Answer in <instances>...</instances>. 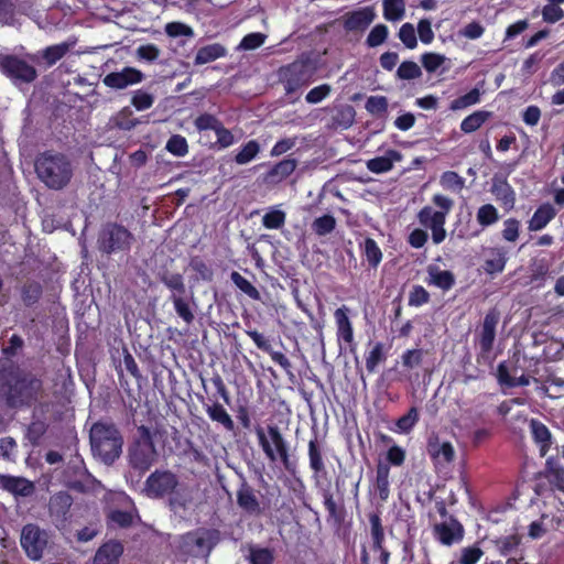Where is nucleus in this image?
Masks as SVG:
<instances>
[{
    "label": "nucleus",
    "mask_w": 564,
    "mask_h": 564,
    "mask_svg": "<svg viewBox=\"0 0 564 564\" xmlns=\"http://www.w3.org/2000/svg\"><path fill=\"white\" fill-rule=\"evenodd\" d=\"M34 169L39 180L47 188L61 191L70 183L75 165L65 153L44 151L36 156Z\"/></svg>",
    "instance_id": "f257e3e1"
},
{
    "label": "nucleus",
    "mask_w": 564,
    "mask_h": 564,
    "mask_svg": "<svg viewBox=\"0 0 564 564\" xmlns=\"http://www.w3.org/2000/svg\"><path fill=\"white\" fill-rule=\"evenodd\" d=\"M91 449L105 464H112L122 448V437L112 423L98 422L90 430Z\"/></svg>",
    "instance_id": "f03ea898"
},
{
    "label": "nucleus",
    "mask_w": 564,
    "mask_h": 564,
    "mask_svg": "<svg viewBox=\"0 0 564 564\" xmlns=\"http://www.w3.org/2000/svg\"><path fill=\"white\" fill-rule=\"evenodd\" d=\"M432 202L440 210H435L431 206H424L420 209L416 217L421 226L431 230L433 243L440 245L446 238V218L454 206V202L442 194H435L432 197Z\"/></svg>",
    "instance_id": "7ed1b4c3"
},
{
    "label": "nucleus",
    "mask_w": 564,
    "mask_h": 564,
    "mask_svg": "<svg viewBox=\"0 0 564 564\" xmlns=\"http://www.w3.org/2000/svg\"><path fill=\"white\" fill-rule=\"evenodd\" d=\"M256 435L259 446L269 462L280 460L286 470H293L294 464L291 462L289 443L276 425H269L267 431L259 426L256 429Z\"/></svg>",
    "instance_id": "20e7f679"
},
{
    "label": "nucleus",
    "mask_w": 564,
    "mask_h": 564,
    "mask_svg": "<svg viewBox=\"0 0 564 564\" xmlns=\"http://www.w3.org/2000/svg\"><path fill=\"white\" fill-rule=\"evenodd\" d=\"M315 68L312 64L303 59L294 61L278 70L279 80L286 95H292L307 86L313 80Z\"/></svg>",
    "instance_id": "39448f33"
},
{
    "label": "nucleus",
    "mask_w": 564,
    "mask_h": 564,
    "mask_svg": "<svg viewBox=\"0 0 564 564\" xmlns=\"http://www.w3.org/2000/svg\"><path fill=\"white\" fill-rule=\"evenodd\" d=\"M218 542L219 531L197 529L182 536L180 547L185 554L207 557Z\"/></svg>",
    "instance_id": "423d86ee"
},
{
    "label": "nucleus",
    "mask_w": 564,
    "mask_h": 564,
    "mask_svg": "<svg viewBox=\"0 0 564 564\" xmlns=\"http://www.w3.org/2000/svg\"><path fill=\"white\" fill-rule=\"evenodd\" d=\"M139 433L140 438L129 451V462L132 468L143 474L154 464L156 459V449L148 427L143 425L140 426Z\"/></svg>",
    "instance_id": "0eeeda50"
},
{
    "label": "nucleus",
    "mask_w": 564,
    "mask_h": 564,
    "mask_svg": "<svg viewBox=\"0 0 564 564\" xmlns=\"http://www.w3.org/2000/svg\"><path fill=\"white\" fill-rule=\"evenodd\" d=\"M133 241V235L118 224H106L98 238L99 249L105 253L129 251Z\"/></svg>",
    "instance_id": "6e6552de"
},
{
    "label": "nucleus",
    "mask_w": 564,
    "mask_h": 564,
    "mask_svg": "<svg viewBox=\"0 0 564 564\" xmlns=\"http://www.w3.org/2000/svg\"><path fill=\"white\" fill-rule=\"evenodd\" d=\"M42 389V381L33 375H24L10 384L7 401L11 406L30 404Z\"/></svg>",
    "instance_id": "1a4fd4ad"
},
{
    "label": "nucleus",
    "mask_w": 564,
    "mask_h": 564,
    "mask_svg": "<svg viewBox=\"0 0 564 564\" xmlns=\"http://www.w3.org/2000/svg\"><path fill=\"white\" fill-rule=\"evenodd\" d=\"M47 543V531L33 523L23 527L21 532V545L31 560L39 561L42 558Z\"/></svg>",
    "instance_id": "9d476101"
},
{
    "label": "nucleus",
    "mask_w": 564,
    "mask_h": 564,
    "mask_svg": "<svg viewBox=\"0 0 564 564\" xmlns=\"http://www.w3.org/2000/svg\"><path fill=\"white\" fill-rule=\"evenodd\" d=\"M177 484V477L172 471L155 470L148 477L144 492L150 498H161L173 492Z\"/></svg>",
    "instance_id": "9b49d317"
},
{
    "label": "nucleus",
    "mask_w": 564,
    "mask_h": 564,
    "mask_svg": "<svg viewBox=\"0 0 564 564\" xmlns=\"http://www.w3.org/2000/svg\"><path fill=\"white\" fill-rule=\"evenodd\" d=\"M0 69L13 80L30 83L36 77V70L32 65L13 55L0 54Z\"/></svg>",
    "instance_id": "f8f14e48"
},
{
    "label": "nucleus",
    "mask_w": 564,
    "mask_h": 564,
    "mask_svg": "<svg viewBox=\"0 0 564 564\" xmlns=\"http://www.w3.org/2000/svg\"><path fill=\"white\" fill-rule=\"evenodd\" d=\"M144 74L134 67L126 66L120 70L108 73L102 78V84L113 90H122L130 86L140 84Z\"/></svg>",
    "instance_id": "ddd939ff"
},
{
    "label": "nucleus",
    "mask_w": 564,
    "mask_h": 564,
    "mask_svg": "<svg viewBox=\"0 0 564 564\" xmlns=\"http://www.w3.org/2000/svg\"><path fill=\"white\" fill-rule=\"evenodd\" d=\"M499 313L496 310L489 311L484 318L481 328L478 334V345L481 357H488L491 352L495 338L496 327L499 323Z\"/></svg>",
    "instance_id": "4468645a"
},
{
    "label": "nucleus",
    "mask_w": 564,
    "mask_h": 564,
    "mask_svg": "<svg viewBox=\"0 0 564 564\" xmlns=\"http://www.w3.org/2000/svg\"><path fill=\"white\" fill-rule=\"evenodd\" d=\"M435 539L443 545L451 546L464 538L463 525L454 518L449 521L437 523L433 528Z\"/></svg>",
    "instance_id": "2eb2a0df"
},
{
    "label": "nucleus",
    "mask_w": 564,
    "mask_h": 564,
    "mask_svg": "<svg viewBox=\"0 0 564 564\" xmlns=\"http://www.w3.org/2000/svg\"><path fill=\"white\" fill-rule=\"evenodd\" d=\"M72 505L73 498L68 492L59 491L51 497L48 511L56 528L59 529L66 524Z\"/></svg>",
    "instance_id": "dca6fc26"
},
{
    "label": "nucleus",
    "mask_w": 564,
    "mask_h": 564,
    "mask_svg": "<svg viewBox=\"0 0 564 564\" xmlns=\"http://www.w3.org/2000/svg\"><path fill=\"white\" fill-rule=\"evenodd\" d=\"M490 192L505 210L509 212L514 208L516 192L508 183L507 178L494 176L491 180Z\"/></svg>",
    "instance_id": "f3484780"
},
{
    "label": "nucleus",
    "mask_w": 564,
    "mask_h": 564,
    "mask_svg": "<svg viewBox=\"0 0 564 564\" xmlns=\"http://www.w3.org/2000/svg\"><path fill=\"white\" fill-rule=\"evenodd\" d=\"M297 161L295 159H283L273 164L263 175L262 180L268 185H278L286 180L296 169Z\"/></svg>",
    "instance_id": "a211bd4d"
},
{
    "label": "nucleus",
    "mask_w": 564,
    "mask_h": 564,
    "mask_svg": "<svg viewBox=\"0 0 564 564\" xmlns=\"http://www.w3.org/2000/svg\"><path fill=\"white\" fill-rule=\"evenodd\" d=\"M0 487L20 497H29L34 492V485L29 479L4 474H0Z\"/></svg>",
    "instance_id": "6ab92c4d"
},
{
    "label": "nucleus",
    "mask_w": 564,
    "mask_h": 564,
    "mask_svg": "<svg viewBox=\"0 0 564 564\" xmlns=\"http://www.w3.org/2000/svg\"><path fill=\"white\" fill-rule=\"evenodd\" d=\"M376 18L373 8L365 7L348 13L344 21L347 31H361L368 28Z\"/></svg>",
    "instance_id": "aec40b11"
},
{
    "label": "nucleus",
    "mask_w": 564,
    "mask_h": 564,
    "mask_svg": "<svg viewBox=\"0 0 564 564\" xmlns=\"http://www.w3.org/2000/svg\"><path fill=\"white\" fill-rule=\"evenodd\" d=\"M426 273L425 282L443 292L449 291L455 285L456 279L454 273L447 270H441V268L435 264H430L426 268Z\"/></svg>",
    "instance_id": "412c9836"
},
{
    "label": "nucleus",
    "mask_w": 564,
    "mask_h": 564,
    "mask_svg": "<svg viewBox=\"0 0 564 564\" xmlns=\"http://www.w3.org/2000/svg\"><path fill=\"white\" fill-rule=\"evenodd\" d=\"M530 432L534 443L539 446V452L544 457L552 445V434L547 426L536 419L529 422Z\"/></svg>",
    "instance_id": "4be33fe9"
},
{
    "label": "nucleus",
    "mask_w": 564,
    "mask_h": 564,
    "mask_svg": "<svg viewBox=\"0 0 564 564\" xmlns=\"http://www.w3.org/2000/svg\"><path fill=\"white\" fill-rule=\"evenodd\" d=\"M348 307L344 305L335 311L334 317L337 326L338 341H344L351 347L354 346V329L348 317Z\"/></svg>",
    "instance_id": "5701e85b"
},
{
    "label": "nucleus",
    "mask_w": 564,
    "mask_h": 564,
    "mask_svg": "<svg viewBox=\"0 0 564 564\" xmlns=\"http://www.w3.org/2000/svg\"><path fill=\"white\" fill-rule=\"evenodd\" d=\"M508 261L507 251L503 247H494L487 250V258L484 270L488 274L501 273Z\"/></svg>",
    "instance_id": "b1692460"
},
{
    "label": "nucleus",
    "mask_w": 564,
    "mask_h": 564,
    "mask_svg": "<svg viewBox=\"0 0 564 564\" xmlns=\"http://www.w3.org/2000/svg\"><path fill=\"white\" fill-rule=\"evenodd\" d=\"M402 155L397 150H388L384 155L367 161V169L376 174L386 173L393 167L394 162L401 161Z\"/></svg>",
    "instance_id": "393cba45"
},
{
    "label": "nucleus",
    "mask_w": 564,
    "mask_h": 564,
    "mask_svg": "<svg viewBox=\"0 0 564 564\" xmlns=\"http://www.w3.org/2000/svg\"><path fill=\"white\" fill-rule=\"evenodd\" d=\"M123 552L121 543L109 541L101 545L94 558V564H118V560Z\"/></svg>",
    "instance_id": "a878e982"
},
{
    "label": "nucleus",
    "mask_w": 564,
    "mask_h": 564,
    "mask_svg": "<svg viewBox=\"0 0 564 564\" xmlns=\"http://www.w3.org/2000/svg\"><path fill=\"white\" fill-rule=\"evenodd\" d=\"M556 209L551 204H543L539 206L529 220V230H542L556 216Z\"/></svg>",
    "instance_id": "bb28decb"
},
{
    "label": "nucleus",
    "mask_w": 564,
    "mask_h": 564,
    "mask_svg": "<svg viewBox=\"0 0 564 564\" xmlns=\"http://www.w3.org/2000/svg\"><path fill=\"white\" fill-rule=\"evenodd\" d=\"M226 55L227 50L224 45L219 43L208 44L197 50L194 64L197 66L204 65L218 58L225 57Z\"/></svg>",
    "instance_id": "cd10ccee"
},
{
    "label": "nucleus",
    "mask_w": 564,
    "mask_h": 564,
    "mask_svg": "<svg viewBox=\"0 0 564 564\" xmlns=\"http://www.w3.org/2000/svg\"><path fill=\"white\" fill-rule=\"evenodd\" d=\"M237 502L240 508H242L246 512L251 514L260 513V503L253 491V489L242 484L241 487L237 491Z\"/></svg>",
    "instance_id": "c85d7f7f"
},
{
    "label": "nucleus",
    "mask_w": 564,
    "mask_h": 564,
    "mask_svg": "<svg viewBox=\"0 0 564 564\" xmlns=\"http://www.w3.org/2000/svg\"><path fill=\"white\" fill-rule=\"evenodd\" d=\"M427 451L437 464L451 463L455 456L454 448L449 442L430 441Z\"/></svg>",
    "instance_id": "c756f323"
},
{
    "label": "nucleus",
    "mask_w": 564,
    "mask_h": 564,
    "mask_svg": "<svg viewBox=\"0 0 564 564\" xmlns=\"http://www.w3.org/2000/svg\"><path fill=\"white\" fill-rule=\"evenodd\" d=\"M308 460L310 468L314 473V477L318 478L326 475V468L323 459V451L316 437L308 442Z\"/></svg>",
    "instance_id": "7c9ffc66"
},
{
    "label": "nucleus",
    "mask_w": 564,
    "mask_h": 564,
    "mask_svg": "<svg viewBox=\"0 0 564 564\" xmlns=\"http://www.w3.org/2000/svg\"><path fill=\"white\" fill-rule=\"evenodd\" d=\"M204 408L212 421L219 423L228 432L235 430L234 420L220 403L205 404Z\"/></svg>",
    "instance_id": "2f4dec72"
},
{
    "label": "nucleus",
    "mask_w": 564,
    "mask_h": 564,
    "mask_svg": "<svg viewBox=\"0 0 564 564\" xmlns=\"http://www.w3.org/2000/svg\"><path fill=\"white\" fill-rule=\"evenodd\" d=\"M482 85L484 83H480V87L476 86L467 94L452 100L449 109L452 111H458L479 104L484 93L481 89Z\"/></svg>",
    "instance_id": "473e14b6"
},
{
    "label": "nucleus",
    "mask_w": 564,
    "mask_h": 564,
    "mask_svg": "<svg viewBox=\"0 0 564 564\" xmlns=\"http://www.w3.org/2000/svg\"><path fill=\"white\" fill-rule=\"evenodd\" d=\"M170 300L173 303L177 316L187 325L192 324L195 319V315L189 301L180 294H171Z\"/></svg>",
    "instance_id": "72a5a7b5"
},
{
    "label": "nucleus",
    "mask_w": 564,
    "mask_h": 564,
    "mask_svg": "<svg viewBox=\"0 0 564 564\" xmlns=\"http://www.w3.org/2000/svg\"><path fill=\"white\" fill-rule=\"evenodd\" d=\"M159 280L171 291V294H185L186 286L181 273L162 271L159 273Z\"/></svg>",
    "instance_id": "f704fd0d"
},
{
    "label": "nucleus",
    "mask_w": 564,
    "mask_h": 564,
    "mask_svg": "<svg viewBox=\"0 0 564 564\" xmlns=\"http://www.w3.org/2000/svg\"><path fill=\"white\" fill-rule=\"evenodd\" d=\"M389 473L390 468L387 464L378 465L375 488L380 500L383 502L388 500L390 495Z\"/></svg>",
    "instance_id": "c9c22d12"
},
{
    "label": "nucleus",
    "mask_w": 564,
    "mask_h": 564,
    "mask_svg": "<svg viewBox=\"0 0 564 564\" xmlns=\"http://www.w3.org/2000/svg\"><path fill=\"white\" fill-rule=\"evenodd\" d=\"M491 112L486 110H477L467 116L460 122V130L464 133H473L478 130L489 118Z\"/></svg>",
    "instance_id": "e433bc0d"
},
{
    "label": "nucleus",
    "mask_w": 564,
    "mask_h": 564,
    "mask_svg": "<svg viewBox=\"0 0 564 564\" xmlns=\"http://www.w3.org/2000/svg\"><path fill=\"white\" fill-rule=\"evenodd\" d=\"M74 45L75 42L70 41L48 46L43 52V58L46 61L48 66H52L63 58Z\"/></svg>",
    "instance_id": "4c0bfd02"
},
{
    "label": "nucleus",
    "mask_w": 564,
    "mask_h": 564,
    "mask_svg": "<svg viewBox=\"0 0 564 564\" xmlns=\"http://www.w3.org/2000/svg\"><path fill=\"white\" fill-rule=\"evenodd\" d=\"M476 219L481 229H485L498 223L500 216L496 206L492 204H484L477 209Z\"/></svg>",
    "instance_id": "58836bf2"
},
{
    "label": "nucleus",
    "mask_w": 564,
    "mask_h": 564,
    "mask_svg": "<svg viewBox=\"0 0 564 564\" xmlns=\"http://www.w3.org/2000/svg\"><path fill=\"white\" fill-rule=\"evenodd\" d=\"M261 151V147L257 140H250L245 143L235 155V162L238 165H246L253 161Z\"/></svg>",
    "instance_id": "ea45409f"
},
{
    "label": "nucleus",
    "mask_w": 564,
    "mask_h": 564,
    "mask_svg": "<svg viewBox=\"0 0 564 564\" xmlns=\"http://www.w3.org/2000/svg\"><path fill=\"white\" fill-rule=\"evenodd\" d=\"M404 0H383V18L387 21L398 22L404 18Z\"/></svg>",
    "instance_id": "a19ab883"
},
{
    "label": "nucleus",
    "mask_w": 564,
    "mask_h": 564,
    "mask_svg": "<svg viewBox=\"0 0 564 564\" xmlns=\"http://www.w3.org/2000/svg\"><path fill=\"white\" fill-rule=\"evenodd\" d=\"M387 352L384 345L380 341L376 343L366 356V369L368 372L373 373L379 364L386 361Z\"/></svg>",
    "instance_id": "79ce46f5"
},
{
    "label": "nucleus",
    "mask_w": 564,
    "mask_h": 564,
    "mask_svg": "<svg viewBox=\"0 0 564 564\" xmlns=\"http://www.w3.org/2000/svg\"><path fill=\"white\" fill-rule=\"evenodd\" d=\"M369 523H370V533L372 540V549L381 550L384 542V531L381 523V518L379 513L369 514Z\"/></svg>",
    "instance_id": "37998d69"
},
{
    "label": "nucleus",
    "mask_w": 564,
    "mask_h": 564,
    "mask_svg": "<svg viewBox=\"0 0 564 564\" xmlns=\"http://www.w3.org/2000/svg\"><path fill=\"white\" fill-rule=\"evenodd\" d=\"M419 419L420 415L417 409L415 406L410 408L404 415L397 420L394 432L409 434L419 422Z\"/></svg>",
    "instance_id": "c03bdc74"
},
{
    "label": "nucleus",
    "mask_w": 564,
    "mask_h": 564,
    "mask_svg": "<svg viewBox=\"0 0 564 564\" xmlns=\"http://www.w3.org/2000/svg\"><path fill=\"white\" fill-rule=\"evenodd\" d=\"M361 248L368 263L372 268H377L382 260V252L378 243L372 238H366Z\"/></svg>",
    "instance_id": "a18cd8bd"
},
{
    "label": "nucleus",
    "mask_w": 564,
    "mask_h": 564,
    "mask_svg": "<svg viewBox=\"0 0 564 564\" xmlns=\"http://www.w3.org/2000/svg\"><path fill=\"white\" fill-rule=\"evenodd\" d=\"M231 282L245 294H247L250 299L259 301L261 295L257 288L243 278L239 272L232 271L230 274Z\"/></svg>",
    "instance_id": "49530a36"
},
{
    "label": "nucleus",
    "mask_w": 564,
    "mask_h": 564,
    "mask_svg": "<svg viewBox=\"0 0 564 564\" xmlns=\"http://www.w3.org/2000/svg\"><path fill=\"white\" fill-rule=\"evenodd\" d=\"M440 184L444 189L458 193L465 186V178L454 171H446L441 175Z\"/></svg>",
    "instance_id": "de8ad7c7"
},
{
    "label": "nucleus",
    "mask_w": 564,
    "mask_h": 564,
    "mask_svg": "<svg viewBox=\"0 0 564 564\" xmlns=\"http://www.w3.org/2000/svg\"><path fill=\"white\" fill-rule=\"evenodd\" d=\"M165 150L174 156L183 158L188 153L187 140L181 134H173L166 141Z\"/></svg>",
    "instance_id": "09e8293b"
},
{
    "label": "nucleus",
    "mask_w": 564,
    "mask_h": 564,
    "mask_svg": "<svg viewBox=\"0 0 564 564\" xmlns=\"http://www.w3.org/2000/svg\"><path fill=\"white\" fill-rule=\"evenodd\" d=\"M286 215L278 207H272L262 217V225L267 229H280L285 224Z\"/></svg>",
    "instance_id": "8fccbe9b"
},
{
    "label": "nucleus",
    "mask_w": 564,
    "mask_h": 564,
    "mask_svg": "<svg viewBox=\"0 0 564 564\" xmlns=\"http://www.w3.org/2000/svg\"><path fill=\"white\" fill-rule=\"evenodd\" d=\"M336 228V219L333 215H323L312 223V230L317 236H326Z\"/></svg>",
    "instance_id": "3c124183"
},
{
    "label": "nucleus",
    "mask_w": 564,
    "mask_h": 564,
    "mask_svg": "<svg viewBox=\"0 0 564 564\" xmlns=\"http://www.w3.org/2000/svg\"><path fill=\"white\" fill-rule=\"evenodd\" d=\"M520 541L521 539L518 535L503 536L497 541V547L505 556L520 555Z\"/></svg>",
    "instance_id": "603ef678"
},
{
    "label": "nucleus",
    "mask_w": 564,
    "mask_h": 564,
    "mask_svg": "<svg viewBox=\"0 0 564 564\" xmlns=\"http://www.w3.org/2000/svg\"><path fill=\"white\" fill-rule=\"evenodd\" d=\"M42 295V285L39 282H28L22 286L21 297L26 306L35 304Z\"/></svg>",
    "instance_id": "864d4df0"
},
{
    "label": "nucleus",
    "mask_w": 564,
    "mask_h": 564,
    "mask_svg": "<svg viewBox=\"0 0 564 564\" xmlns=\"http://www.w3.org/2000/svg\"><path fill=\"white\" fill-rule=\"evenodd\" d=\"M421 76V67L413 61L402 62L397 69V77L402 80L417 79Z\"/></svg>",
    "instance_id": "5fc2aeb1"
},
{
    "label": "nucleus",
    "mask_w": 564,
    "mask_h": 564,
    "mask_svg": "<svg viewBox=\"0 0 564 564\" xmlns=\"http://www.w3.org/2000/svg\"><path fill=\"white\" fill-rule=\"evenodd\" d=\"M389 36V29L386 24L375 25L366 39V45L368 47H377L383 44Z\"/></svg>",
    "instance_id": "6e6d98bb"
},
{
    "label": "nucleus",
    "mask_w": 564,
    "mask_h": 564,
    "mask_svg": "<svg viewBox=\"0 0 564 564\" xmlns=\"http://www.w3.org/2000/svg\"><path fill=\"white\" fill-rule=\"evenodd\" d=\"M154 96L145 90L138 89L133 93L131 98V105L138 111H144L150 109L154 104Z\"/></svg>",
    "instance_id": "4d7b16f0"
},
{
    "label": "nucleus",
    "mask_w": 564,
    "mask_h": 564,
    "mask_svg": "<svg viewBox=\"0 0 564 564\" xmlns=\"http://www.w3.org/2000/svg\"><path fill=\"white\" fill-rule=\"evenodd\" d=\"M365 108L372 116H382L388 110V99L384 96H370Z\"/></svg>",
    "instance_id": "13d9d810"
},
{
    "label": "nucleus",
    "mask_w": 564,
    "mask_h": 564,
    "mask_svg": "<svg viewBox=\"0 0 564 564\" xmlns=\"http://www.w3.org/2000/svg\"><path fill=\"white\" fill-rule=\"evenodd\" d=\"M267 35L260 32L249 33L245 35L239 43L237 50L252 51L264 44Z\"/></svg>",
    "instance_id": "bf43d9fd"
},
{
    "label": "nucleus",
    "mask_w": 564,
    "mask_h": 564,
    "mask_svg": "<svg viewBox=\"0 0 564 564\" xmlns=\"http://www.w3.org/2000/svg\"><path fill=\"white\" fill-rule=\"evenodd\" d=\"M115 126L121 130H131L137 127L140 121L132 117L129 108H123L113 119Z\"/></svg>",
    "instance_id": "052dcab7"
},
{
    "label": "nucleus",
    "mask_w": 564,
    "mask_h": 564,
    "mask_svg": "<svg viewBox=\"0 0 564 564\" xmlns=\"http://www.w3.org/2000/svg\"><path fill=\"white\" fill-rule=\"evenodd\" d=\"M398 36L406 48L413 50L417 46L416 33L412 23L402 24Z\"/></svg>",
    "instance_id": "680f3d73"
},
{
    "label": "nucleus",
    "mask_w": 564,
    "mask_h": 564,
    "mask_svg": "<svg viewBox=\"0 0 564 564\" xmlns=\"http://www.w3.org/2000/svg\"><path fill=\"white\" fill-rule=\"evenodd\" d=\"M502 239L508 242H516L520 236V221L516 218H508L502 224Z\"/></svg>",
    "instance_id": "e2e57ef3"
},
{
    "label": "nucleus",
    "mask_w": 564,
    "mask_h": 564,
    "mask_svg": "<svg viewBox=\"0 0 564 564\" xmlns=\"http://www.w3.org/2000/svg\"><path fill=\"white\" fill-rule=\"evenodd\" d=\"M273 554L269 549L251 546L249 551L250 564H273Z\"/></svg>",
    "instance_id": "0e129e2a"
},
{
    "label": "nucleus",
    "mask_w": 564,
    "mask_h": 564,
    "mask_svg": "<svg viewBox=\"0 0 564 564\" xmlns=\"http://www.w3.org/2000/svg\"><path fill=\"white\" fill-rule=\"evenodd\" d=\"M47 425L44 421H33L26 430V438L33 446H37L45 434Z\"/></svg>",
    "instance_id": "69168bd1"
},
{
    "label": "nucleus",
    "mask_w": 564,
    "mask_h": 564,
    "mask_svg": "<svg viewBox=\"0 0 564 564\" xmlns=\"http://www.w3.org/2000/svg\"><path fill=\"white\" fill-rule=\"evenodd\" d=\"M446 61V57L437 53H424L421 56V63L427 73L436 72Z\"/></svg>",
    "instance_id": "338daca9"
},
{
    "label": "nucleus",
    "mask_w": 564,
    "mask_h": 564,
    "mask_svg": "<svg viewBox=\"0 0 564 564\" xmlns=\"http://www.w3.org/2000/svg\"><path fill=\"white\" fill-rule=\"evenodd\" d=\"M220 123L221 121L210 113H202L194 121V126L199 132L207 130H213L215 132Z\"/></svg>",
    "instance_id": "774afa93"
}]
</instances>
